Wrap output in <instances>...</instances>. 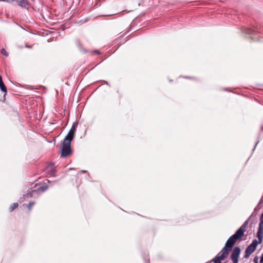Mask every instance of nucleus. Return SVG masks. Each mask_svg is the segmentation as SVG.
<instances>
[{
    "label": "nucleus",
    "mask_w": 263,
    "mask_h": 263,
    "mask_svg": "<svg viewBox=\"0 0 263 263\" xmlns=\"http://www.w3.org/2000/svg\"><path fill=\"white\" fill-rule=\"evenodd\" d=\"M54 167L53 164H50L47 166L46 168V171L47 173H50L51 172H52L54 171Z\"/></svg>",
    "instance_id": "9b49d317"
},
{
    "label": "nucleus",
    "mask_w": 263,
    "mask_h": 263,
    "mask_svg": "<svg viewBox=\"0 0 263 263\" xmlns=\"http://www.w3.org/2000/svg\"><path fill=\"white\" fill-rule=\"evenodd\" d=\"M242 237L240 236L239 234H238L236 232L235 233L229 237V238L227 241L225 246L222 249V252H224L225 253H228L229 254V252L231 250L235 244L237 240L241 239Z\"/></svg>",
    "instance_id": "f257e3e1"
},
{
    "label": "nucleus",
    "mask_w": 263,
    "mask_h": 263,
    "mask_svg": "<svg viewBox=\"0 0 263 263\" xmlns=\"http://www.w3.org/2000/svg\"><path fill=\"white\" fill-rule=\"evenodd\" d=\"M253 32V30L251 29L250 28H247L246 29L245 32L247 34H252Z\"/></svg>",
    "instance_id": "f3484780"
},
{
    "label": "nucleus",
    "mask_w": 263,
    "mask_h": 263,
    "mask_svg": "<svg viewBox=\"0 0 263 263\" xmlns=\"http://www.w3.org/2000/svg\"><path fill=\"white\" fill-rule=\"evenodd\" d=\"M248 224V220H246L243 224L237 230L236 232L243 237L246 231V228Z\"/></svg>",
    "instance_id": "6e6552de"
},
{
    "label": "nucleus",
    "mask_w": 263,
    "mask_h": 263,
    "mask_svg": "<svg viewBox=\"0 0 263 263\" xmlns=\"http://www.w3.org/2000/svg\"><path fill=\"white\" fill-rule=\"evenodd\" d=\"M71 139H68L65 137L62 142V147L61 148V156L63 157H66L71 153Z\"/></svg>",
    "instance_id": "f03ea898"
},
{
    "label": "nucleus",
    "mask_w": 263,
    "mask_h": 263,
    "mask_svg": "<svg viewBox=\"0 0 263 263\" xmlns=\"http://www.w3.org/2000/svg\"><path fill=\"white\" fill-rule=\"evenodd\" d=\"M257 143H258V142H256V143H255V146H254V148H255V147H256V145L257 144Z\"/></svg>",
    "instance_id": "412c9836"
},
{
    "label": "nucleus",
    "mask_w": 263,
    "mask_h": 263,
    "mask_svg": "<svg viewBox=\"0 0 263 263\" xmlns=\"http://www.w3.org/2000/svg\"><path fill=\"white\" fill-rule=\"evenodd\" d=\"M258 258L257 256H256L254 257V259H253V261L254 263H258Z\"/></svg>",
    "instance_id": "a211bd4d"
},
{
    "label": "nucleus",
    "mask_w": 263,
    "mask_h": 263,
    "mask_svg": "<svg viewBox=\"0 0 263 263\" xmlns=\"http://www.w3.org/2000/svg\"><path fill=\"white\" fill-rule=\"evenodd\" d=\"M35 204V202H30L27 206L29 210H31L32 206Z\"/></svg>",
    "instance_id": "dca6fc26"
},
{
    "label": "nucleus",
    "mask_w": 263,
    "mask_h": 263,
    "mask_svg": "<svg viewBox=\"0 0 263 263\" xmlns=\"http://www.w3.org/2000/svg\"><path fill=\"white\" fill-rule=\"evenodd\" d=\"M257 236L259 240V243H261L263 239V221L262 220H260Z\"/></svg>",
    "instance_id": "39448f33"
},
{
    "label": "nucleus",
    "mask_w": 263,
    "mask_h": 263,
    "mask_svg": "<svg viewBox=\"0 0 263 263\" xmlns=\"http://www.w3.org/2000/svg\"><path fill=\"white\" fill-rule=\"evenodd\" d=\"M240 253V248L239 247H235L230 256V258L232 260L233 263H238Z\"/></svg>",
    "instance_id": "20e7f679"
},
{
    "label": "nucleus",
    "mask_w": 263,
    "mask_h": 263,
    "mask_svg": "<svg viewBox=\"0 0 263 263\" xmlns=\"http://www.w3.org/2000/svg\"><path fill=\"white\" fill-rule=\"evenodd\" d=\"M0 89L3 92H4L5 93L7 92V88L5 86V85L3 82V81L2 79V77L1 75H0Z\"/></svg>",
    "instance_id": "9d476101"
},
{
    "label": "nucleus",
    "mask_w": 263,
    "mask_h": 263,
    "mask_svg": "<svg viewBox=\"0 0 263 263\" xmlns=\"http://www.w3.org/2000/svg\"><path fill=\"white\" fill-rule=\"evenodd\" d=\"M258 242L257 240H253L252 242L247 247L245 252L244 257L248 258L250 255L256 250Z\"/></svg>",
    "instance_id": "7ed1b4c3"
},
{
    "label": "nucleus",
    "mask_w": 263,
    "mask_h": 263,
    "mask_svg": "<svg viewBox=\"0 0 263 263\" xmlns=\"http://www.w3.org/2000/svg\"><path fill=\"white\" fill-rule=\"evenodd\" d=\"M228 255V253L222 252V250L220 252L219 254H218L214 259L213 262L214 263H220V261L221 260H224L225 257Z\"/></svg>",
    "instance_id": "423d86ee"
},
{
    "label": "nucleus",
    "mask_w": 263,
    "mask_h": 263,
    "mask_svg": "<svg viewBox=\"0 0 263 263\" xmlns=\"http://www.w3.org/2000/svg\"><path fill=\"white\" fill-rule=\"evenodd\" d=\"M260 263H263V253L261 255L260 260Z\"/></svg>",
    "instance_id": "6ab92c4d"
},
{
    "label": "nucleus",
    "mask_w": 263,
    "mask_h": 263,
    "mask_svg": "<svg viewBox=\"0 0 263 263\" xmlns=\"http://www.w3.org/2000/svg\"><path fill=\"white\" fill-rule=\"evenodd\" d=\"M48 189L47 185H43L37 189V191L40 192H44Z\"/></svg>",
    "instance_id": "f8f14e48"
},
{
    "label": "nucleus",
    "mask_w": 263,
    "mask_h": 263,
    "mask_svg": "<svg viewBox=\"0 0 263 263\" xmlns=\"http://www.w3.org/2000/svg\"><path fill=\"white\" fill-rule=\"evenodd\" d=\"M12 1L16 2L17 4L22 8H26L29 5L28 1L27 0H12Z\"/></svg>",
    "instance_id": "1a4fd4ad"
},
{
    "label": "nucleus",
    "mask_w": 263,
    "mask_h": 263,
    "mask_svg": "<svg viewBox=\"0 0 263 263\" xmlns=\"http://www.w3.org/2000/svg\"><path fill=\"white\" fill-rule=\"evenodd\" d=\"M260 220H262L263 221V213L261 215Z\"/></svg>",
    "instance_id": "aec40b11"
},
{
    "label": "nucleus",
    "mask_w": 263,
    "mask_h": 263,
    "mask_svg": "<svg viewBox=\"0 0 263 263\" xmlns=\"http://www.w3.org/2000/svg\"><path fill=\"white\" fill-rule=\"evenodd\" d=\"M36 192L35 190H33L32 192H29L24 195V198L31 197L33 196V193Z\"/></svg>",
    "instance_id": "4468645a"
},
{
    "label": "nucleus",
    "mask_w": 263,
    "mask_h": 263,
    "mask_svg": "<svg viewBox=\"0 0 263 263\" xmlns=\"http://www.w3.org/2000/svg\"><path fill=\"white\" fill-rule=\"evenodd\" d=\"M96 52H97V53H99V52H98L97 51H96Z\"/></svg>",
    "instance_id": "5701e85b"
},
{
    "label": "nucleus",
    "mask_w": 263,
    "mask_h": 263,
    "mask_svg": "<svg viewBox=\"0 0 263 263\" xmlns=\"http://www.w3.org/2000/svg\"><path fill=\"white\" fill-rule=\"evenodd\" d=\"M18 206V203L16 202L13 203V204L11 206L10 208V211L11 212L13 211L15 209H16Z\"/></svg>",
    "instance_id": "ddd939ff"
},
{
    "label": "nucleus",
    "mask_w": 263,
    "mask_h": 263,
    "mask_svg": "<svg viewBox=\"0 0 263 263\" xmlns=\"http://www.w3.org/2000/svg\"><path fill=\"white\" fill-rule=\"evenodd\" d=\"M27 47L30 48L29 46H27Z\"/></svg>",
    "instance_id": "4be33fe9"
},
{
    "label": "nucleus",
    "mask_w": 263,
    "mask_h": 263,
    "mask_svg": "<svg viewBox=\"0 0 263 263\" xmlns=\"http://www.w3.org/2000/svg\"><path fill=\"white\" fill-rule=\"evenodd\" d=\"M76 124H77L75 123H74L73 124L71 129H70L68 134L66 135V136L65 137H68V139H71V140H73L74 136V133H75L76 130Z\"/></svg>",
    "instance_id": "0eeeda50"
},
{
    "label": "nucleus",
    "mask_w": 263,
    "mask_h": 263,
    "mask_svg": "<svg viewBox=\"0 0 263 263\" xmlns=\"http://www.w3.org/2000/svg\"><path fill=\"white\" fill-rule=\"evenodd\" d=\"M1 53L3 55H4L6 57L8 56V53L6 51V50L4 48L2 49L1 51Z\"/></svg>",
    "instance_id": "2eb2a0df"
}]
</instances>
